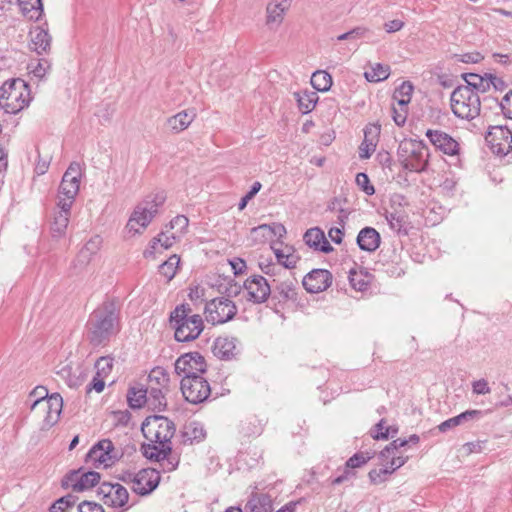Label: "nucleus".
<instances>
[{
    "instance_id": "53",
    "label": "nucleus",
    "mask_w": 512,
    "mask_h": 512,
    "mask_svg": "<svg viewBox=\"0 0 512 512\" xmlns=\"http://www.w3.org/2000/svg\"><path fill=\"white\" fill-rule=\"evenodd\" d=\"M385 419H381L371 430L370 435L373 439L376 440H387L390 436V429L385 425Z\"/></svg>"
},
{
    "instance_id": "39",
    "label": "nucleus",
    "mask_w": 512,
    "mask_h": 512,
    "mask_svg": "<svg viewBox=\"0 0 512 512\" xmlns=\"http://www.w3.org/2000/svg\"><path fill=\"white\" fill-rule=\"evenodd\" d=\"M463 78L466 82L465 86H469L476 91L477 94L479 92L484 93L489 90V77H487L486 74L484 76H480L475 73H467L463 75Z\"/></svg>"
},
{
    "instance_id": "31",
    "label": "nucleus",
    "mask_w": 512,
    "mask_h": 512,
    "mask_svg": "<svg viewBox=\"0 0 512 512\" xmlns=\"http://www.w3.org/2000/svg\"><path fill=\"white\" fill-rule=\"evenodd\" d=\"M386 220L390 228L397 234L407 235L409 231V221L407 214L402 210L386 212Z\"/></svg>"
},
{
    "instance_id": "56",
    "label": "nucleus",
    "mask_w": 512,
    "mask_h": 512,
    "mask_svg": "<svg viewBox=\"0 0 512 512\" xmlns=\"http://www.w3.org/2000/svg\"><path fill=\"white\" fill-rule=\"evenodd\" d=\"M170 229H176L177 236L183 235L189 225V219L185 215H177L170 221Z\"/></svg>"
},
{
    "instance_id": "7",
    "label": "nucleus",
    "mask_w": 512,
    "mask_h": 512,
    "mask_svg": "<svg viewBox=\"0 0 512 512\" xmlns=\"http://www.w3.org/2000/svg\"><path fill=\"white\" fill-rule=\"evenodd\" d=\"M402 164L406 170L422 172L429 160V150L422 141L410 140L400 145Z\"/></svg>"
},
{
    "instance_id": "42",
    "label": "nucleus",
    "mask_w": 512,
    "mask_h": 512,
    "mask_svg": "<svg viewBox=\"0 0 512 512\" xmlns=\"http://www.w3.org/2000/svg\"><path fill=\"white\" fill-rule=\"evenodd\" d=\"M114 489L111 493V499L106 501V505L110 507H122L129 499V493L125 487L119 483L113 484Z\"/></svg>"
},
{
    "instance_id": "63",
    "label": "nucleus",
    "mask_w": 512,
    "mask_h": 512,
    "mask_svg": "<svg viewBox=\"0 0 512 512\" xmlns=\"http://www.w3.org/2000/svg\"><path fill=\"white\" fill-rule=\"evenodd\" d=\"M113 489H114L113 484L108 483V482H103L99 486L97 493L101 497V500L104 502L105 505H106V501L111 499V493H112Z\"/></svg>"
},
{
    "instance_id": "28",
    "label": "nucleus",
    "mask_w": 512,
    "mask_h": 512,
    "mask_svg": "<svg viewBox=\"0 0 512 512\" xmlns=\"http://www.w3.org/2000/svg\"><path fill=\"white\" fill-rule=\"evenodd\" d=\"M141 452L145 458L150 461L161 462L172 452V446L168 444L157 443H143L141 445Z\"/></svg>"
},
{
    "instance_id": "47",
    "label": "nucleus",
    "mask_w": 512,
    "mask_h": 512,
    "mask_svg": "<svg viewBox=\"0 0 512 512\" xmlns=\"http://www.w3.org/2000/svg\"><path fill=\"white\" fill-rule=\"evenodd\" d=\"M412 92L413 85L410 82H403L400 87L395 90L393 98L397 100L399 106L406 107L411 100Z\"/></svg>"
},
{
    "instance_id": "26",
    "label": "nucleus",
    "mask_w": 512,
    "mask_h": 512,
    "mask_svg": "<svg viewBox=\"0 0 512 512\" xmlns=\"http://www.w3.org/2000/svg\"><path fill=\"white\" fill-rule=\"evenodd\" d=\"M380 241V234L372 227L361 229L357 236V244L363 251H375L379 247Z\"/></svg>"
},
{
    "instance_id": "1",
    "label": "nucleus",
    "mask_w": 512,
    "mask_h": 512,
    "mask_svg": "<svg viewBox=\"0 0 512 512\" xmlns=\"http://www.w3.org/2000/svg\"><path fill=\"white\" fill-rule=\"evenodd\" d=\"M119 311L113 302H105L87 322V339L93 346L106 345L118 332Z\"/></svg>"
},
{
    "instance_id": "49",
    "label": "nucleus",
    "mask_w": 512,
    "mask_h": 512,
    "mask_svg": "<svg viewBox=\"0 0 512 512\" xmlns=\"http://www.w3.org/2000/svg\"><path fill=\"white\" fill-rule=\"evenodd\" d=\"M81 176V165L77 162H72L65 171L63 178L79 191Z\"/></svg>"
},
{
    "instance_id": "10",
    "label": "nucleus",
    "mask_w": 512,
    "mask_h": 512,
    "mask_svg": "<svg viewBox=\"0 0 512 512\" xmlns=\"http://www.w3.org/2000/svg\"><path fill=\"white\" fill-rule=\"evenodd\" d=\"M121 453L115 449L110 439H102L97 442L86 455V462L95 468L110 467L121 457Z\"/></svg>"
},
{
    "instance_id": "14",
    "label": "nucleus",
    "mask_w": 512,
    "mask_h": 512,
    "mask_svg": "<svg viewBox=\"0 0 512 512\" xmlns=\"http://www.w3.org/2000/svg\"><path fill=\"white\" fill-rule=\"evenodd\" d=\"M243 287L248 293L247 299L254 304L264 303L271 295V286L261 275L250 276L244 282Z\"/></svg>"
},
{
    "instance_id": "37",
    "label": "nucleus",
    "mask_w": 512,
    "mask_h": 512,
    "mask_svg": "<svg viewBox=\"0 0 512 512\" xmlns=\"http://www.w3.org/2000/svg\"><path fill=\"white\" fill-rule=\"evenodd\" d=\"M294 95L298 102L299 110L303 114H307V113L311 112L314 109V107L319 99L317 93L314 91L305 90L302 92H297Z\"/></svg>"
},
{
    "instance_id": "27",
    "label": "nucleus",
    "mask_w": 512,
    "mask_h": 512,
    "mask_svg": "<svg viewBox=\"0 0 512 512\" xmlns=\"http://www.w3.org/2000/svg\"><path fill=\"white\" fill-rule=\"evenodd\" d=\"M236 342L234 337H218L213 346V353L216 357L229 360L236 354Z\"/></svg>"
},
{
    "instance_id": "55",
    "label": "nucleus",
    "mask_w": 512,
    "mask_h": 512,
    "mask_svg": "<svg viewBox=\"0 0 512 512\" xmlns=\"http://www.w3.org/2000/svg\"><path fill=\"white\" fill-rule=\"evenodd\" d=\"M251 234L255 238V240H267L273 237V231L271 229V225L263 224L258 227H254L251 230Z\"/></svg>"
},
{
    "instance_id": "33",
    "label": "nucleus",
    "mask_w": 512,
    "mask_h": 512,
    "mask_svg": "<svg viewBox=\"0 0 512 512\" xmlns=\"http://www.w3.org/2000/svg\"><path fill=\"white\" fill-rule=\"evenodd\" d=\"M145 390H147L146 404H148L153 410H164L166 407V398L164 393L167 390L160 388L159 386H148Z\"/></svg>"
},
{
    "instance_id": "61",
    "label": "nucleus",
    "mask_w": 512,
    "mask_h": 512,
    "mask_svg": "<svg viewBox=\"0 0 512 512\" xmlns=\"http://www.w3.org/2000/svg\"><path fill=\"white\" fill-rule=\"evenodd\" d=\"M500 107L503 115L506 118L512 119V90H510L500 102Z\"/></svg>"
},
{
    "instance_id": "4",
    "label": "nucleus",
    "mask_w": 512,
    "mask_h": 512,
    "mask_svg": "<svg viewBox=\"0 0 512 512\" xmlns=\"http://www.w3.org/2000/svg\"><path fill=\"white\" fill-rule=\"evenodd\" d=\"M31 101L28 84L22 79L5 81L0 88V107L9 114H16Z\"/></svg>"
},
{
    "instance_id": "18",
    "label": "nucleus",
    "mask_w": 512,
    "mask_h": 512,
    "mask_svg": "<svg viewBox=\"0 0 512 512\" xmlns=\"http://www.w3.org/2000/svg\"><path fill=\"white\" fill-rule=\"evenodd\" d=\"M52 37L49 34L47 23L35 26L29 32V48L38 55L47 54L51 49Z\"/></svg>"
},
{
    "instance_id": "46",
    "label": "nucleus",
    "mask_w": 512,
    "mask_h": 512,
    "mask_svg": "<svg viewBox=\"0 0 512 512\" xmlns=\"http://www.w3.org/2000/svg\"><path fill=\"white\" fill-rule=\"evenodd\" d=\"M180 263V257L176 254L170 256L167 261L159 266V273L164 276L167 281L174 278L177 272L178 265Z\"/></svg>"
},
{
    "instance_id": "23",
    "label": "nucleus",
    "mask_w": 512,
    "mask_h": 512,
    "mask_svg": "<svg viewBox=\"0 0 512 512\" xmlns=\"http://www.w3.org/2000/svg\"><path fill=\"white\" fill-rule=\"evenodd\" d=\"M195 118V109H187L169 117L166 121V125L172 133L178 134L186 130Z\"/></svg>"
},
{
    "instance_id": "3",
    "label": "nucleus",
    "mask_w": 512,
    "mask_h": 512,
    "mask_svg": "<svg viewBox=\"0 0 512 512\" xmlns=\"http://www.w3.org/2000/svg\"><path fill=\"white\" fill-rule=\"evenodd\" d=\"M165 200L164 192L146 196L135 206L126 225L128 231L134 234L142 233L157 215L159 207L164 204Z\"/></svg>"
},
{
    "instance_id": "21",
    "label": "nucleus",
    "mask_w": 512,
    "mask_h": 512,
    "mask_svg": "<svg viewBox=\"0 0 512 512\" xmlns=\"http://www.w3.org/2000/svg\"><path fill=\"white\" fill-rule=\"evenodd\" d=\"M102 244V238L99 235L91 237L77 254L73 264L79 270L84 269L91 261L92 257L99 251Z\"/></svg>"
},
{
    "instance_id": "50",
    "label": "nucleus",
    "mask_w": 512,
    "mask_h": 512,
    "mask_svg": "<svg viewBox=\"0 0 512 512\" xmlns=\"http://www.w3.org/2000/svg\"><path fill=\"white\" fill-rule=\"evenodd\" d=\"M382 465L384 466L383 468L372 469L368 473L369 480L374 485H378L385 482L388 479V476H390L393 473V471H391L387 463H382Z\"/></svg>"
},
{
    "instance_id": "13",
    "label": "nucleus",
    "mask_w": 512,
    "mask_h": 512,
    "mask_svg": "<svg viewBox=\"0 0 512 512\" xmlns=\"http://www.w3.org/2000/svg\"><path fill=\"white\" fill-rule=\"evenodd\" d=\"M493 153L506 156L512 150V132L503 126L492 127L486 136Z\"/></svg>"
},
{
    "instance_id": "16",
    "label": "nucleus",
    "mask_w": 512,
    "mask_h": 512,
    "mask_svg": "<svg viewBox=\"0 0 512 512\" xmlns=\"http://www.w3.org/2000/svg\"><path fill=\"white\" fill-rule=\"evenodd\" d=\"M160 473L153 468H144L136 473L135 486L132 490L141 496L151 494L159 485Z\"/></svg>"
},
{
    "instance_id": "30",
    "label": "nucleus",
    "mask_w": 512,
    "mask_h": 512,
    "mask_svg": "<svg viewBox=\"0 0 512 512\" xmlns=\"http://www.w3.org/2000/svg\"><path fill=\"white\" fill-rule=\"evenodd\" d=\"M246 512H272V498L264 493H252L245 506Z\"/></svg>"
},
{
    "instance_id": "58",
    "label": "nucleus",
    "mask_w": 512,
    "mask_h": 512,
    "mask_svg": "<svg viewBox=\"0 0 512 512\" xmlns=\"http://www.w3.org/2000/svg\"><path fill=\"white\" fill-rule=\"evenodd\" d=\"M370 459L371 456L369 453H356L346 461V464L348 468L354 469L361 467Z\"/></svg>"
},
{
    "instance_id": "11",
    "label": "nucleus",
    "mask_w": 512,
    "mask_h": 512,
    "mask_svg": "<svg viewBox=\"0 0 512 512\" xmlns=\"http://www.w3.org/2000/svg\"><path fill=\"white\" fill-rule=\"evenodd\" d=\"M181 391L184 398L192 403H202L210 396L211 388L208 381L200 376L183 377Z\"/></svg>"
},
{
    "instance_id": "5",
    "label": "nucleus",
    "mask_w": 512,
    "mask_h": 512,
    "mask_svg": "<svg viewBox=\"0 0 512 512\" xmlns=\"http://www.w3.org/2000/svg\"><path fill=\"white\" fill-rule=\"evenodd\" d=\"M453 114L463 120L471 121L480 115L481 100L479 94L469 86H458L450 97Z\"/></svg>"
},
{
    "instance_id": "60",
    "label": "nucleus",
    "mask_w": 512,
    "mask_h": 512,
    "mask_svg": "<svg viewBox=\"0 0 512 512\" xmlns=\"http://www.w3.org/2000/svg\"><path fill=\"white\" fill-rule=\"evenodd\" d=\"M78 481H80V471L72 470L63 477L61 486L64 489L71 487L74 490V485Z\"/></svg>"
},
{
    "instance_id": "36",
    "label": "nucleus",
    "mask_w": 512,
    "mask_h": 512,
    "mask_svg": "<svg viewBox=\"0 0 512 512\" xmlns=\"http://www.w3.org/2000/svg\"><path fill=\"white\" fill-rule=\"evenodd\" d=\"M22 14L30 20H39L43 14L42 0H18Z\"/></svg>"
},
{
    "instance_id": "25",
    "label": "nucleus",
    "mask_w": 512,
    "mask_h": 512,
    "mask_svg": "<svg viewBox=\"0 0 512 512\" xmlns=\"http://www.w3.org/2000/svg\"><path fill=\"white\" fill-rule=\"evenodd\" d=\"M483 416V412L480 410H467L455 417L449 418L440 423L437 428L440 432L445 433L450 429H453L461 424L469 421H477Z\"/></svg>"
},
{
    "instance_id": "32",
    "label": "nucleus",
    "mask_w": 512,
    "mask_h": 512,
    "mask_svg": "<svg viewBox=\"0 0 512 512\" xmlns=\"http://www.w3.org/2000/svg\"><path fill=\"white\" fill-rule=\"evenodd\" d=\"M271 249L273 250L279 264L288 269L296 266L299 257L295 254L293 247L285 246L284 248H278L274 244L271 246Z\"/></svg>"
},
{
    "instance_id": "24",
    "label": "nucleus",
    "mask_w": 512,
    "mask_h": 512,
    "mask_svg": "<svg viewBox=\"0 0 512 512\" xmlns=\"http://www.w3.org/2000/svg\"><path fill=\"white\" fill-rule=\"evenodd\" d=\"M304 242L311 248L323 253H329L333 250V247L327 241L324 232L320 228L308 229L304 236Z\"/></svg>"
},
{
    "instance_id": "40",
    "label": "nucleus",
    "mask_w": 512,
    "mask_h": 512,
    "mask_svg": "<svg viewBox=\"0 0 512 512\" xmlns=\"http://www.w3.org/2000/svg\"><path fill=\"white\" fill-rule=\"evenodd\" d=\"M390 75L389 65L375 63L370 69L365 71L364 76L369 82H380L386 80Z\"/></svg>"
},
{
    "instance_id": "12",
    "label": "nucleus",
    "mask_w": 512,
    "mask_h": 512,
    "mask_svg": "<svg viewBox=\"0 0 512 512\" xmlns=\"http://www.w3.org/2000/svg\"><path fill=\"white\" fill-rule=\"evenodd\" d=\"M205 358L199 352H189L177 358L174 364L175 373L178 376H200L206 372Z\"/></svg>"
},
{
    "instance_id": "59",
    "label": "nucleus",
    "mask_w": 512,
    "mask_h": 512,
    "mask_svg": "<svg viewBox=\"0 0 512 512\" xmlns=\"http://www.w3.org/2000/svg\"><path fill=\"white\" fill-rule=\"evenodd\" d=\"M454 58L458 62L473 63V64L479 63L480 61H482L484 59L482 54L480 52H477V51L469 52V53H463V54H455Z\"/></svg>"
},
{
    "instance_id": "35",
    "label": "nucleus",
    "mask_w": 512,
    "mask_h": 512,
    "mask_svg": "<svg viewBox=\"0 0 512 512\" xmlns=\"http://www.w3.org/2000/svg\"><path fill=\"white\" fill-rule=\"evenodd\" d=\"M371 280L372 274L366 270L360 269L357 271L351 269L349 272V282L356 291H366L370 286Z\"/></svg>"
},
{
    "instance_id": "8",
    "label": "nucleus",
    "mask_w": 512,
    "mask_h": 512,
    "mask_svg": "<svg viewBox=\"0 0 512 512\" xmlns=\"http://www.w3.org/2000/svg\"><path fill=\"white\" fill-rule=\"evenodd\" d=\"M204 314L206 321L212 325L224 324L237 314L235 303L225 297H218L206 303Z\"/></svg>"
},
{
    "instance_id": "6",
    "label": "nucleus",
    "mask_w": 512,
    "mask_h": 512,
    "mask_svg": "<svg viewBox=\"0 0 512 512\" xmlns=\"http://www.w3.org/2000/svg\"><path fill=\"white\" fill-rule=\"evenodd\" d=\"M141 430L149 442L169 446L176 431L174 423L160 415L147 417L142 423Z\"/></svg>"
},
{
    "instance_id": "29",
    "label": "nucleus",
    "mask_w": 512,
    "mask_h": 512,
    "mask_svg": "<svg viewBox=\"0 0 512 512\" xmlns=\"http://www.w3.org/2000/svg\"><path fill=\"white\" fill-rule=\"evenodd\" d=\"M298 281L296 279H286L279 282L274 288V297L279 301H296L298 295Z\"/></svg>"
},
{
    "instance_id": "2",
    "label": "nucleus",
    "mask_w": 512,
    "mask_h": 512,
    "mask_svg": "<svg viewBox=\"0 0 512 512\" xmlns=\"http://www.w3.org/2000/svg\"><path fill=\"white\" fill-rule=\"evenodd\" d=\"M170 325L178 342H190L199 337L203 331V319L198 314H192L189 304H181L170 314Z\"/></svg>"
},
{
    "instance_id": "34",
    "label": "nucleus",
    "mask_w": 512,
    "mask_h": 512,
    "mask_svg": "<svg viewBox=\"0 0 512 512\" xmlns=\"http://www.w3.org/2000/svg\"><path fill=\"white\" fill-rule=\"evenodd\" d=\"M178 238L179 236H177L175 233L168 235L167 232H161L157 237H154L151 240L149 247L144 251V256H153L155 250L157 249V245H160L163 249L171 248Z\"/></svg>"
},
{
    "instance_id": "45",
    "label": "nucleus",
    "mask_w": 512,
    "mask_h": 512,
    "mask_svg": "<svg viewBox=\"0 0 512 512\" xmlns=\"http://www.w3.org/2000/svg\"><path fill=\"white\" fill-rule=\"evenodd\" d=\"M100 480V474L95 471H88L86 473L80 474V481L74 485V491L81 492L92 488L95 486Z\"/></svg>"
},
{
    "instance_id": "41",
    "label": "nucleus",
    "mask_w": 512,
    "mask_h": 512,
    "mask_svg": "<svg viewBox=\"0 0 512 512\" xmlns=\"http://www.w3.org/2000/svg\"><path fill=\"white\" fill-rule=\"evenodd\" d=\"M311 85L317 91L326 92L331 88L332 76L324 70H318L311 76Z\"/></svg>"
},
{
    "instance_id": "57",
    "label": "nucleus",
    "mask_w": 512,
    "mask_h": 512,
    "mask_svg": "<svg viewBox=\"0 0 512 512\" xmlns=\"http://www.w3.org/2000/svg\"><path fill=\"white\" fill-rule=\"evenodd\" d=\"M356 184L365 192L367 195H373L375 189L370 184L369 177L366 173L360 172L356 175Z\"/></svg>"
},
{
    "instance_id": "38",
    "label": "nucleus",
    "mask_w": 512,
    "mask_h": 512,
    "mask_svg": "<svg viewBox=\"0 0 512 512\" xmlns=\"http://www.w3.org/2000/svg\"><path fill=\"white\" fill-rule=\"evenodd\" d=\"M148 386H159L160 388L169 390V374L160 366L153 368L148 375Z\"/></svg>"
},
{
    "instance_id": "22",
    "label": "nucleus",
    "mask_w": 512,
    "mask_h": 512,
    "mask_svg": "<svg viewBox=\"0 0 512 512\" xmlns=\"http://www.w3.org/2000/svg\"><path fill=\"white\" fill-rule=\"evenodd\" d=\"M380 134L379 125H369L364 130V140L359 146V157L368 159L376 149L378 136Z\"/></svg>"
},
{
    "instance_id": "43",
    "label": "nucleus",
    "mask_w": 512,
    "mask_h": 512,
    "mask_svg": "<svg viewBox=\"0 0 512 512\" xmlns=\"http://www.w3.org/2000/svg\"><path fill=\"white\" fill-rule=\"evenodd\" d=\"M78 192L79 191L73 187L71 183L66 182L62 177L58 191V202H65L69 204V207H72Z\"/></svg>"
},
{
    "instance_id": "64",
    "label": "nucleus",
    "mask_w": 512,
    "mask_h": 512,
    "mask_svg": "<svg viewBox=\"0 0 512 512\" xmlns=\"http://www.w3.org/2000/svg\"><path fill=\"white\" fill-rule=\"evenodd\" d=\"M79 512H104L103 507L100 504L90 501H83L78 506Z\"/></svg>"
},
{
    "instance_id": "52",
    "label": "nucleus",
    "mask_w": 512,
    "mask_h": 512,
    "mask_svg": "<svg viewBox=\"0 0 512 512\" xmlns=\"http://www.w3.org/2000/svg\"><path fill=\"white\" fill-rule=\"evenodd\" d=\"M406 445H408L406 439L398 438L393 440L380 452L379 458L381 461L388 460L399 448L405 447Z\"/></svg>"
},
{
    "instance_id": "51",
    "label": "nucleus",
    "mask_w": 512,
    "mask_h": 512,
    "mask_svg": "<svg viewBox=\"0 0 512 512\" xmlns=\"http://www.w3.org/2000/svg\"><path fill=\"white\" fill-rule=\"evenodd\" d=\"M96 375L107 378L113 369V358L105 356L100 357L95 363Z\"/></svg>"
},
{
    "instance_id": "48",
    "label": "nucleus",
    "mask_w": 512,
    "mask_h": 512,
    "mask_svg": "<svg viewBox=\"0 0 512 512\" xmlns=\"http://www.w3.org/2000/svg\"><path fill=\"white\" fill-rule=\"evenodd\" d=\"M28 68L30 69V72L33 74L34 77L38 79H43L51 69V63L48 59L41 58L37 60H32L29 63Z\"/></svg>"
},
{
    "instance_id": "44",
    "label": "nucleus",
    "mask_w": 512,
    "mask_h": 512,
    "mask_svg": "<svg viewBox=\"0 0 512 512\" xmlns=\"http://www.w3.org/2000/svg\"><path fill=\"white\" fill-rule=\"evenodd\" d=\"M127 400L131 408H141L147 401V390L143 387H131L127 393Z\"/></svg>"
},
{
    "instance_id": "54",
    "label": "nucleus",
    "mask_w": 512,
    "mask_h": 512,
    "mask_svg": "<svg viewBox=\"0 0 512 512\" xmlns=\"http://www.w3.org/2000/svg\"><path fill=\"white\" fill-rule=\"evenodd\" d=\"M74 497L72 495H66L57 499L49 508L50 512H65V510L74 505Z\"/></svg>"
},
{
    "instance_id": "62",
    "label": "nucleus",
    "mask_w": 512,
    "mask_h": 512,
    "mask_svg": "<svg viewBox=\"0 0 512 512\" xmlns=\"http://www.w3.org/2000/svg\"><path fill=\"white\" fill-rule=\"evenodd\" d=\"M408 460V457L396 456L395 454L391 455L388 460L381 461L382 463H387L390 467L391 471H396L398 468L402 467Z\"/></svg>"
},
{
    "instance_id": "15",
    "label": "nucleus",
    "mask_w": 512,
    "mask_h": 512,
    "mask_svg": "<svg viewBox=\"0 0 512 512\" xmlns=\"http://www.w3.org/2000/svg\"><path fill=\"white\" fill-rule=\"evenodd\" d=\"M36 407H41L46 411L45 422L48 426H53L59 420L63 407V399L58 393H54L49 397L44 396L37 398L31 405V409L33 410Z\"/></svg>"
},
{
    "instance_id": "17",
    "label": "nucleus",
    "mask_w": 512,
    "mask_h": 512,
    "mask_svg": "<svg viewBox=\"0 0 512 512\" xmlns=\"http://www.w3.org/2000/svg\"><path fill=\"white\" fill-rule=\"evenodd\" d=\"M292 0H269L266 5V25L270 30H277L291 7Z\"/></svg>"
},
{
    "instance_id": "20",
    "label": "nucleus",
    "mask_w": 512,
    "mask_h": 512,
    "mask_svg": "<svg viewBox=\"0 0 512 512\" xmlns=\"http://www.w3.org/2000/svg\"><path fill=\"white\" fill-rule=\"evenodd\" d=\"M57 207L50 225L51 236L56 240L65 237L71 214V207L67 203L57 202Z\"/></svg>"
},
{
    "instance_id": "9",
    "label": "nucleus",
    "mask_w": 512,
    "mask_h": 512,
    "mask_svg": "<svg viewBox=\"0 0 512 512\" xmlns=\"http://www.w3.org/2000/svg\"><path fill=\"white\" fill-rule=\"evenodd\" d=\"M425 136L436 150L448 157L454 158L456 160L455 164H460L462 147L457 139L440 129H427Z\"/></svg>"
},
{
    "instance_id": "19",
    "label": "nucleus",
    "mask_w": 512,
    "mask_h": 512,
    "mask_svg": "<svg viewBox=\"0 0 512 512\" xmlns=\"http://www.w3.org/2000/svg\"><path fill=\"white\" fill-rule=\"evenodd\" d=\"M303 287L310 293H319L332 284V274L326 269H314L302 281Z\"/></svg>"
}]
</instances>
